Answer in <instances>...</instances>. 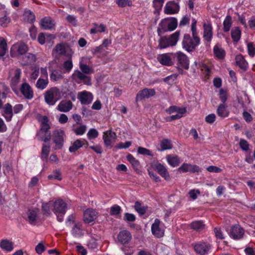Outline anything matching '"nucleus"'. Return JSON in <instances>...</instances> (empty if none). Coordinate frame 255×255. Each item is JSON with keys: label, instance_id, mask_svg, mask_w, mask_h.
<instances>
[{"label": "nucleus", "instance_id": "obj_1", "mask_svg": "<svg viewBox=\"0 0 255 255\" xmlns=\"http://www.w3.org/2000/svg\"><path fill=\"white\" fill-rule=\"evenodd\" d=\"M79 67L81 70H75L71 76L72 79L78 84L82 82L85 85H91V79L88 75L93 73V69L88 65L82 63H80Z\"/></svg>", "mask_w": 255, "mask_h": 255}, {"label": "nucleus", "instance_id": "obj_2", "mask_svg": "<svg viewBox=\"0 0 255 255\" xmlns=\"http://www.w3.org/2000/svg\"><path fill=\"white\" fill-rule=\"evenodd\" d=\"M36 119L40 123V129L36 134L37 138L46 142L48 141V117L37 114Z\"/></svg>", "mask_w": 255, "mask_h": 255}, {"label": "nucleus", "instance_id": "obj_3", "mask_svg": "<svg viewBox=\"0 0 255 255\" xmlns=\"http://www.w3.org/2000/svg\"><path fill=\"white\" fill-rule=\"evenodd\" d=\"M23 109V106L22 104H16L12 108L11 104L7 103L5 104L3 108V117H4L6 122H10L12 120L13 114H17L19 113Z\"/></svg>", "mask_w": 255, "mask_h": 255}, {"label": "nucleus", "instance_id": "obj_4", "mask_svg": "<svg viewBox=\"0 0 255 255\" xmlns=\"http://www.w3.org/2000/svg\"><path fill=\"white\" fill-rule=\"evenodd\" d=\"M192 36L193 38L189 34H185L182 41L183 48L188 52L192 51L200 43V38L197 36Z\"/></svg>", "mask_w": 255, "mask_h": 255}, {"label": "nucleus", "instance_id": "obj_5", "mask_svg": "<svg viewBox=\"0 0 255 255\" xmlns=\"http://www.w3.org/2000/svg\"><path fill=\"white\" fill-rule=\"evenodd\" d=\"M180 34L179 31H176L169 36H163L159 40V46L160 48H165L176 45Z\"/></svg>", "mask_w": 255, "mask_h": 255}, {"label": "nucleus", "instance_id": "obj_6", "mask_svg": "<svg viewBox=\"0 0 255 255\" xmlns=\"http://www.w3.org/2000/svg\"><path fill=\"white\" fill-rule=\"evenodd\" d=\"M67 209V204L61 199L56 200L53 204V211L57 217V220L59 222L63 220V215L66 212Z\"/></svg>", "mask_w": 255, "mask_h": 255}, {"label": "nucleus", "instance_id": "obj_7", "mask_svg": "<svg viewBox=\"0 0 255 255\" xmlns=\"http://www.w3.org/2000/svg\"><path fill=\"white\" fill-rule=\"evenodd\" d=\"M27 46L23 43L13 44L10 49V54L12 57L23 55L26 53Z\"/></svg>", "mask_w": 255, "mask_h": 255}, {"label": "nucleus", "instance_id": "obj_8", "mask_svg": "<svg viewBox=\"0 0 255 255\" xmlns=\"http://www.w3.org/2000/svg\"><path fill=\"white\" fill-rule=\"evenodd\" d=\"M116 137V133L115 132L112 131L111 130L104 132L103 139L105 145L107 147L111 148L113 146V143L115 141Z\"/></svg>", "mask_w": 255, "mask_h": 255}, {"label": "nucleus", "instance_id": "obj_9", "mask_svg": "<svg viewBox=\"0 0 255 255\" xmlns=\"http://www.w3.org/2000/svg\"><path fill=\"white\" fill-rule=\"evenodd\" d=\"M61 98L59 89L56 87L51 88L49 90V105H53Z\"/></svg>", "mask_w": 255, "mask_h": 255}, {"label": "nucleus", "instance_id": "obj_10", "mask_svg": "<svg viewBox=\"0 0 255 255\" xmlns=\"http://www.w3.org/2000/svg\"><path fill=\"white\" fill-rule=\"evenodd\" d=\"M174 57L176 58L178 65L185 69H188L189 61L187 56L185 54L181 52H177L174 54Z\"/></svg>", "mask_w": 255, "mask_h": 255}, {"label": "nucleus", "instance_id": "obj_11", "mask_svg": "<svg viewBox=\"0 0 255 255\" xmlns=\"http://www.w3.org/2000/svg\"><path fill=\"white\" fill-rule=\"evenodd\" d=\"M20 91L26 99L31 100L33 98V91L30 86L27 83H23L21 85Z\"/></svg>", "mask_w": 255, "mask_h": 255}, {"label": "nucleus", "instance_id": "obj_12", "mask_svg": "<svg viewBox=\"0 0 255 255\" xmlns=\"http://www.w3.org/2000/svg\"><path fill=\"white\" fill-rule=\"evenodd\" d=\"M153 169L156 170L166 180H170V176L166 167L160 163H156L152 165Z\"/></svg>", "mask_w": 255, "mask_h": 255}, {"label": "nucleus", "instance_id": "obj_13", "mask_svg": "<svg viewBox=\"0 0 255 255\" xmlns=\"http://www.w3.org/2000/svg\"><path fill=\"white\" fill-rule=\"evenodd\" d=\"M78 99L80 100L82 104L88 105L90 104L93 98V95L91 93L84 91L78 93Z\"/></svg>", "mask_w": 255, "mask_h": 255}, {"label": "nucleus", "instance_id": "obj_14", "mask_svg": "<svg viewBox=\"0 0 255 255\" xmlns=\"http://www.w3.org/2000/svg\"><path fill=\"white\" fill-rule=\"evenodd\" d=\"M21 75V70L19 68H17L14 71V76L11 78L10 86L12 91L17 94L18 91L17 89V85L19 82Z\"/></svg>", "mask_w": 255, "mask_h": 255}, {"label": "nucleus", "instance_id": "obj_15", "mask_svg": "<svg viewBox=\"0 0 255 255\" xmlns=\"http://www.w3.org/2000/svg\"><path fill=\"white\" fill-rule=\"evenodd\" d=\"M98 217V213L93 209H88L84 213L83 220L86 223H90L94 221Z\"/></svg>", "mask_w": 255, "mask_h": 255}, {"label": "nucleus", "instance_id": "obj_16", "mask_svg": "<svg viewBox=\"0 0 255 255\" xmlns=\"http://www.w3.org/2000/svg\"><path fill=\"white\" fill-rule=\"evenodd\" d=\"M54 142L55 143V149H61L63 145V130H56L54 133Z\"/></svg>", "mask_w": 255, "mask_h": 255}, {"label": "nucleus", "instance_id": "obj_17", "mask_svg": "<svg viewBox=\"0 0 255 255\" xmlns=\"http://www.w3.org/2000/svg\"><path fill=\"white\" fill-rule=\"evenodd\" d=\"M160 221L158 219H156L151 226V232L157 238L162 237L164 231L160 227Z\"/></svg>", "mask_w": 255, "mask_h": 255}, {"label": "nucleus", "instance_id": "obj_18", "mask_svg": "<svg viewBox=\"0 0 255 255\" xmlns=\"http://www.w3.org/2000/svg\"><path fill=\"white\" fill-rule=\"evenodd\" d=\"M155 94L154 89L145 88L138 92L136 96V101L142 100L143 99L149 98Z\"/></svg>", "mask_w": 255, "mask_h": 255}, {"label": "nucleus", "instance_id": "obj_19", "mask_svg": "<svg viewBox=\"0 0 255 255\" xmlns=\"http://www.w3.org/2000/svg\"><path fill=\"white\" fill-rule=\"evenodd\" d=\"M244 234V230L239 225H235L233 226L230 232V237L236 240L242 238Z\"/></svg>", "mask_w": 255, "mask_h": 255}, {"label": "nucleus", "instance_id": "obj_20", "mask_svg": "<svg viewBox=\"0 0 255 255\" xmlns=\"http://www.w3.org/2000/svg\"><path fill=\"white\" fill-rule=\"evenodd\" d=\"M118 240L122 244H128L131 239V235L128 230H123L118 235Z\"/></svg>", "mask_w": 255, "mask_h": 255}, {"label": "nucleus", "instance_id": "obj_21", "mask_svg": "<svg viewBox=\"0 0 255 255\" xmlns=\"http://www.w3.org/2000/svg\"><path fill=\"white\" fill-rule=\"evenodd\" d=\"M179 10V5L174 1L168 2L164 8V12L167 14H172L177 13Z\"/></svg>", "mask_w": 255, "mask_h": 255}, {"label": "nucleus", "instance_id": "obj_22", "mask_svg": "<svg viewBox=\"0 0 255 255\" xmlns=\"http://www.w3.org/2000/svg\"><path fill=\"white\" fill-rule=\"evenodd\" d=\"M73 104L70 100H62L57 106V109L61 112H68L73 107Z\"/></svg>", "mask_w": 255, "mask_h": 255}, {"label": "nucleus", "instance_id": "obj_23", "mask_svg": "<svg viewBox=\"0 0 255 255\" xmlns=\"http://www.w3.org/2000/svg\"><path fill=\"white\" fill-rule=\"evenodd\" d=\"M157 59L163 65L170 66L173 65V62L168 54L158 55Z\"/></svg>", "mask_w": 255, "mask_h": 255}, {"label": "nucleus", "instance_id": "obj_24", "mask_svg": "<svg viewBox=\"0 0 255 255\" xmlns=\"http://www.w3.org/2000/svg\"><path fill=\"white\" fill-rule=\"evenodd\" d=\"M210 249V246L203 243L201 244H196L194 246V250L197 253L201 255L207 254Z\"/></svg>", "mask_w": 255, "mask_h": 255}, {"label": "nucleus", "instance_id": "obj_25", "mask_svg": "<svg viewBox=\"0 0 255 255\" xmlns=\"http://www.w3.org/2000/svg\"><path fill=\"white\" fill-rule=\"evenodd\" d=\"M235 60L237 65L243 71L247 70L248 68V63L242 55L240 54L237 55L236 56Z\"/></svg>", "mask_w": 255, "mask_h": 255}, {"label": "nucleus", "instance_id": "obj_26", "mask_svg": "<svg viewBox=\"0 0 255 255\" xmlns=\"http://www.w3.org/2000/svg\"><path fill=\"white\" fill-rule=\"evenodd\" d=\"M162 25H165L167 26V30L172 31L174 30L177 25V20L175 18L165 19L161 22Z\"/></svg>", "mask_w": 255, "mask_h": 255}, {"label": "nucleus", "instance_id": "obj_27", "mask_svg": "<svg viewBox=\"0 0 255 255\" xmlns=\"http://www.w3.org/2000/svg\"><path fill=\"white\" fill-rule=\"evenodd\" d=\"M22 64L24 65H30L35 61V56L34 54L27 53L22 55Z\"/></svg>", "mask_w": 255, "mask_h": 255}, {"label": "nucleus", "instance_id": "obj_28", "mask_svg": "<svg viewBox=\"0 0 255 255\" xmlns=\"http://www.w3.org/2000/svg\"><path fill=\"white\" fill-rule=\"evenodd\" d=\"M73 52L66 54L68 59L64 62L63 67L66 72L69 73L72 69L73 64L72 60Z\"/></svg>", "mask_w": 255, "mask_h": 255}, {"label": "nucleus", "instance_id": "obj_29", "mask_svg": "<svg viewBox=\"0 0 255 255\" xmlns=\"http://www.w3.org/2000/svg\"><path fill=\"white\" fill-rule=\"evenodd\" d=\"M204 39L208 42H210L212 37V28L210 24H204Z\"/></svg>", "mask_w": 255, "mask_h": 255}, {"label": "nucleus", "instance_id": "obj_30", "mask_svg": "<svg viewBox=\"0 0 255 255\" xmlns=\"http://www.w3.org/2000/svg\"><path fill=\"white\" fill-rule=\"evenodd\" d=\"M86 141L85 140H80L77 139L72 144V145L70 146L69 148V150L70 152H74L77 150H78L80 148L82 147L84 145V142Z\"/></svg>", "mask_w": 255, "mask_h": 255}, {"label": "nucleus", "instance_id": "obj_31", "mask_svg": "<svg viewBox=\"0 0 255 255\" xmlns=\"http://www.w3.org/2000/svg\"><path fill=\"white\" fill-rule=\"evenodd\" d=\"M0 247L8 252H11L13 249L12 243L7 240H2L0 242Z\"/></svg>", "mask_w": 255, "mask_h": 255}, {"label": "nucleus", "instance_id": "obj_32", "mask_svg": "<svg viewBox=\"0 0 255 255\" xmlns=\"http://www.w3.org/2000/svg\"><path fill=\"white\" fill-rule=\"evenodd\" d=\"M3 172L5 175L13 172L12 163L11 160H6L2 163Z\"/></svg>", "mask_w": 255, "mask_h": 255}, {"label": "nucleus", "instance_id": "obj_33", "mask_svg": "<svg viewBox=\"0 0 255 255\" xmlns=\"http://www.w3.org/2000/svg\"><path fill=\"white\" fill-rule=\"evenodd\" d=\"M166 158L168 163L173 167L177 166L180 163L179 158L176 155H168Z\"/></svg>", "mask_w": 255, "mask_h": 255}, {"label": "nucleus", "instance_id": "obj_34", "mask_svg": "<svg viewBox=\"0 0 255 255\" xmlns=\"http://www.w3.org/2000/svg\"><path fill=\"white\" fill-rule=\"evenodd\" d=\"M7 51V41L2 38L0 41V57L4 56Z\"/></svg>", "mask_w": 255, "mask_h": 255}, {"label": "nucleus", "instance_id": "obj_35", "mask_svg": "<svg viewBox=\"0 0 255 255\" xmlns=\"http://www.w3.org/2000/svg\"><path fill=\"white\" fill-rule=\"evenodd\" d=\"M49 179L61 181L62 179L61 170L60 169L54 170L52 173L50 175H49Z\"/></svg>", "mask_w": 255, "mask_h": 255}, {"label": "nucleus", "instance_id": "obj_36", "mask_svg": "<svg viewBox=\"0 0 255 255\" xmlns=\"http://www.w3.org/2000/svg\"><path fill=\"white\" fill-rule=\"evenodd\" d=\"M127 160L131 164L133 168L137 170L139 167V162L136 160L131 154H128L127 156Z\"/></svg>", "mask_w": 255, "mask_h": 255}, {"label": "nucleus", "instance_id": "obj_37", "mask_svg": "<svg viewBox=\"0 0 255 255\" xmlns=\"http://www.w3.org/2000/svg\"><path fill=\"white\" fill-rule=\"evenodd\" d=\"M217 114L221 118H225L229 115V112L227 110L223 104L220 105L217 109Z\"/></svg>", "mask_w": 255, "mask_h": 255}, {"label": "nucleus", "instance_id": "obj_38", "mask_svg": "<svg viewBox=\"0 0 255 255\" xmlns=\"http://www.w3.org/2000/svg\"><path fill=\"white\" fill-rule=\"evenodd\" d=\"M241 31L238 27H235L231 31V36L234 41L238 42L241 38Z\"/></svg>", "mask_w": 255, "mask_h": 255}, {"label": "nucleus", "instance_id": "obj_39", "mask_svg": "<svg viewBox=\"0 0 255 255\" xmlns=\"http://www.w3.org/2000/svg\"><path fill=\"white\" fill-rule=\"evenodd\" d=\"M27 215L29 223L34 224L37 216L36 212L33 210H29Z\"/></svg>", "mask_w": 255, "mask_h": 255}, {"label": "nucleus", "instance_id": "obj_40", "mask_svg": "<svg viewBox=\"0 0 255 255\" xmlns=\"http://www.w3.org/2000/svg\"><path fill=\"white\" fill-rule=\"evenodd\" d=\"M72 233L75 237H80L83 235L81 225L75 224L72 230Z\"/></svg>", "mask_w": 255, "mask_h": 255}, {"label": "nucleus", "instance_id": "obj_41", "mask_svg": "<svg viewBox=\"0 0 255 255\" xmlns=\"http://www.w3.org/2000/svg\"><path fill=\"white\" fill-rule=\"evenodd\" d=\"M191 227L192 229L200 232L204 228L205 225L201 221H195L191 223Z\"/></svg>", "mask_w": 255, "mask_h": 255}, {"label": "nucleus", "instance_id": "obj_42", "mask_svg": "<svg viewBox=\"0 0 255 255\" xmlns=\"http://www.w3.org/2000/svg\"><path fill=\"white\" fill-rule=\"evenodd\" d=\"M223 29L225 32L230 30L232 25V18L230 16H227L223 22Z\"/></svg>", "mask_w": 255, "mask_h": 255}, {"label": "nucleus", "instance_id": "obj_43", "mask_svg": "<svg viewBox=\"0 0 255 255\" xmlns=\"http://www.w3.org/2000/svg\"><path fill=\"white\" fill-rule=\"evenodd\" d=\"M160 146L162 150L171 149L172 145L171 141L167 139H163L160 143Z\"/></svg>", "mask_w": 255, "mask_h": 255}, {"label": "nucleus", "instance_id": "obj_44", "mask_svg": "<svg viewBox=\"0 0 255 255\" xmlns=\"http://www.w3.org/2000/svg\"><path fill=\"white\" fill-rule=\"evenodd\" d=\"M134 209L140 215H143L146 212L147 207L142 206L140 202L137 201L135 203Z\"/></svg>", "mask_w": 255, "mask_h": 255}, {"label": "nucleus", "instance_id": "obj_45", "mask_svg": "<svg viewBox=\"0 0 255 255\" xmlns=\"http://www.w3.org/2000/svg\"><path fill=\"white\" fill-rule=\"evenodd\" d=\"M25 16L27 21L29 23H33L35 20V14L30 10L25 12Z\"/></svg>", "mask_w": 255, "mask_h": 255}, {"label": "nucleus", "instance_id": "obj_46", "mask_svg": "<svg viewBox=\"0 0 255 255\" xmlns=\"http://www.w3.org/2000/svg\"><path fill=\"white\" fill-rule=\"evenodd\" d=\"M62 75L60 72L58 70H53L50 75V79L53 81H57L59 80L62 79Z\"/></svg>", "mask_w": 255, "mask_h": 255}, {"label": "nucleus", "instance_id": "obj_47", "mask_svg": "<svg viewBox=\"0 0 255 255\" xmlns=\"http://www.w3.org/2000/svg\"><path fill=\"white\" fill-rule=\"evenodd\" d=\"M54 51L59 55H65L66 56V53L65 47L62 44H58L55 46Z\"/></svg>", "mask_w": 255, "mask_h": 255}, {"label": "nucleus", "instance_id": "obj_48", "mask_svg": "<svg viewBox=\"0 0 255 255\" xmlns=\"http://www.w3.org/2000/svg\"><path fill=\"white\" fill-rule=\"evenodd\" d=\"M41 159L46 163L48 162V146L45 144L43 145L41 151Z\"/></svg>", "mask_w": 255, "mask_h": 255}, {"label": "nucleus", "instance_id": "obj_49", "mask_svg": "<svg viewBox=\"0 0 255 255\" xmlns=\"http://www.w3.org/2000/svg\"><path fill=\"white\" fill-rule=\"evenodd\" d=\"M11 22V19L6 15L0 18V25L3 27L7 26L8 24Z\"/></svg>", "mask_w": 255, "mask_h": 255}, {"label": "nucleus", "instance_id": "obj_50", "mask_svg": "<svg viewBox=\"0 0 255 255\" xmlns=\"http://www.w3.org/2000/svg\"><path fill=\"white\" fill-rule=\"evenodd\" d=\"M214 53L215 55L219 59H222L225 56V51L222 49H220L218 46H215L214 47Z\"/></svg>", "mask_w": 255, "mask_h": 255}, {"label": "nucleus", "instance_id": "obj_51", "mask_svg": "<svg viewBox=\"0 0 255 255\" xmlns=\"http://www.w3.org/2000/svg\"><path fill=\"white\" fill-rule=\"evenodd\" d=\"M121 211V208L119 206L115 205L111 207L110 214L111 215H118L120 214Z\"/></svg>", "mask_w": 255, "mask_h": 255}, {"label": "nucleus", "instance_id": "obj_52", "mask_svg": "<svg viewBox=\"0 0 255 255\" xmlns=\"http://www.w3.org/2000/svg\"><path fill=\"white\" fill-rule=\"evenodd\" d=\"M47 82L45 80L39 78L36 83V87L37 88L43 90L46 87Z\"/></svg>", "mask_w": 255, "mask_h": 255}, {"label": "nucleus", "instance_id": "obj_53", "mask_svg": "<svg viewBox=\"0 0 255 255\" xmlns=\"http://www.w3.org/2000/svg\"><path fill=\"white\" fill-rule=\"evenodd\" d=\"M86 129V126L82 125L77 128H74L73 130L77 135H82L85 132Z\"/></svg>", "mask_w": 255, "mask_h": 255}, {"label": "nucleus", "instance_id": "obj_54", "mask_svg": "<svg viewBox=\"0 0 255 255\" xmlns=\"http://www.w3.org/2000/svg\"><path fill=\"white\" fill-rule=\"evenodd\" d=\"M98 135V132L96 129L94 128L90 129L87 133V136L90 139L95 138L97 137Z\"/></svg>", "mask_w": 255, "mask_h": 255}, {"label": "nucleus", "instance_id": "obj_55", "mask_svg": "<svg viewBox=\"0 0 255 255\" xmlns=\"http://www.w3.org/2000/svg\"><path fill=\"white\" fill-rule=\"evenodd\" d=\"M116 2L119 6L122 7H125L127 5L130 6L131 3L130 0H117Z\"/></svg>", "mask_w": 255, "mask_h": 255}, {"label": "nucleus", "instance_id": "obj_56", "mask_svg": "<svg viewBox=\"0 0 255 255\" xmlns=\"http://www.w3.org/2000/svg\"><path fill=\"white\" fill-rule=\"evenodd\" d=\"M30 36L33 40H35L37 35V28L34 25H32L29 30Z\"/></svg>", "mask_w": 255, "mask_h": 255}, {"label": "nucleus", "instance_id": "obj_57", "mask_svg": "<svg viewBox=\"0 0 255 255\" xmlns=\"http://www.w3.org/2000/svg\"><path fill=\"white\" fill-rule=\"evenodd\" d=\"M137 152L139 154L147 155H152L150 151L145 148L139 147L137 149Z\"/></svg>", "mask_w": 255, "mask_h": 255}, {"label": "nucleus", "instance_id": "obj_58", "mask_svg": "<svg viewBox=\"0 0 255 255\" xmlns=\"http://www.w3.org/2000/svg\"><path fill=\"white\" fill-rule=\"evenodd\" d=\"M240 147L244 151H247L249 149V144L247 140L241 139L240 141Z\"/></svg>", "mask_w": 255, "mask_h": 255}, {"label": "nucleus", "instance_id": "obj_59", "mask_svg": "<svg viewBox=\"0 0 255 255\" xmlns=\"http://www.w3.org/2000/svg\"><path fill=\"white\" fill-rule=\"evenodd\" d=\"M248 51L249 54L254 57L255 54V47H254L253 43H249L248 44Z\"/></svg>", "mask_w": 255, "mask_h": 255}, {"label": "nucleus", "instance_id": "obj_60", "mask_svg": "<svg viewBox=\"0 0 255 255\" xmlns=\"http://www.w3.org/2000/svg\"><path fill=\"white\" fill-rule=\"evenodd\" d=\"M131 144V141H126L125 143L120 142L116 145V148L118 149L121 148H127L129 147Z\"/></svg>", "mask_w": 255, "mask_h": 255}, {"label": "nucleus", "instance_id": "obj_61", "mask_svg": "<svg viewBox=\"0 0 255 255\" xmlns=\"http://www.w3.org/2000/svg\"><path fill=\"white\" fill-rule=\"evenodd\" d=\"M191 164H183L179 168V171H182L183 172H190L191 171Z\"/></svg>", "mask_w": 255, "mask_h": 255}, {"label": "nucleus", "instance_id": "obj_62", "mask_svg": "<svg viewBox=\"0 0 255 255\" xmlns=\"http://www.w3.org/2000/svg\"><path fill=\"white\" fill-rule=\"evenodd\" d=\"M45 247L42 243H39L35 247V251L38 254H41L45 251Z\"/></svg>", "mask_w": 255, "mask_h": 255}, {"label": "nucleus", "instance_id": "obj_63", "mask_svg": "<svg viewBox=\"0 0 255 255\" xmlns=\"http://www.w3.org/2000/svg\"><path fill=\"white\" fill-rule=\"evenodd\" d=\"M214 232L217 238L221 240L223 239L224 238L222 232L221 231V230L220 228H215L214 229Z\"/></svg>", "mask_w": 255, "mask_h": 255}, {"label": "nucleus", "instance_id": "obj_64", "mask_svg": "<svg viewBox=\"0 0 255 255\" xmlns=\"http://www.w3.org/2000/svg\"><path fill=\"white\" fill-rule=\"evenodd\" d=\"M215 115L214 114H211L206 117L205 121L209 124H212L215 121Z\"/></svg>", "mask_w": 255, "mask_h": 255}]
</instances>
